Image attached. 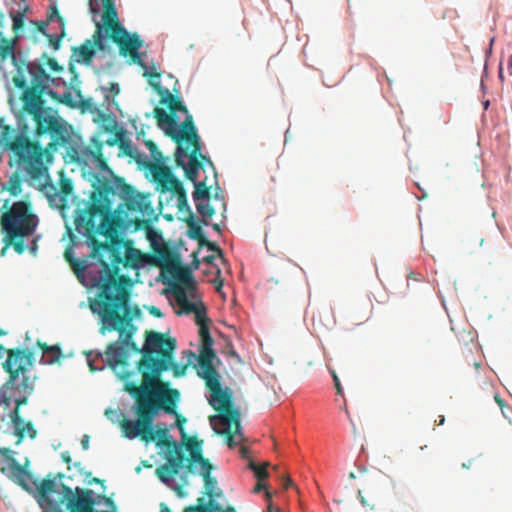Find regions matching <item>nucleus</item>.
Segmentation results:
<instances>
[{
    "label": "nucleus",
    "instance_id": "nucleus-13",
    "mask_svg": "<svg viewBox=\"0 0 512 512\" xmlns=\"http://www.w3.org/2000/svg\"><path fill=\"white\" fill-rule=\"evenodd\" d=\"M48 143L47 147L45 149V155L41 159L42 168L43 170L40 172V174L37 177H33L31 174H29L26 170L22 169L19 164H17V169L14 171L11 176L9 177L6 186L4 187L11 196H18L22 192V182L23 180H27L29 182H35L42 180L47 175V163L51 161V155L48 152V149H53L59 144H56L54 146H50V143ZM67 141L65 142V144ZM64 145V143L62 144Z\"/></svg>",
    "mask_w": 512,
    "mask_h": 512
},
{
    "label": "nucleus",
    "instance_id": "nucleus-15",
    "mask_svg": "<svg viewBox=\"0 0 512 512\" xmlns=\"http://www.w3.org/2000/svg\"><path fill=\"white\" fill-rule=\"evenodd\" d=\"M167 463L156 468L157 477L168 484L173 476L177 475L186 461L181 446L177 442H166Z\"/></svg>",
    "mask_w": 512,
    "mask_h": 512
},
{
    "label": "nucleus",
    "instance_id": "nucleus-21",
    "mask_svg": "<svg viewBox=\"0 0 512 512\" xmlns=\"http://www.w3.org/2000/svg\"><path fill=\"white\" fill-rule=\"evenodd\" d=\"M174 293L177 304L185 313H195V320L198 326L207 325V315L204 307L199 308L195 303L191 302L182 288L175 289Z\"/></svg>",
    "mask_w": 512,
    "mask_h": 512
},
{
    "label": "nucleus",
    "instance_id": "nucleus-3",
    "mask_svg": "<svg viewBox=\"0 0 512 512\" xmlns=\"http://www.w3.org/2000/svg\"><path fill=\"white\" fill-rule=\"evenodd\" d=\"M176 340L162 333L147 331L146 339L141 349L142 358L137 363V369L142 375V383H125L127 391L138 403L140 423L149 425L153 416L160 410L165 413H175L179 392L170 389L168 383L161 380L163 372L171 369L174 377L185 375L189 363L179 364L173 361Z\"/></svg>",
    "mask_w": 512,
    "mask_h": 512
},
{
    "label": "nucleus",
    "instance_id": "nucleus-50",
    "mask_svg": "<svg viewBox=\"0 0 512 512\" xmlns=\"http://www.w3.org/2000/svg\"><path fill=\"white\" fill-rule=\"evenodd\" d=\"M149 313L157 318H161L163 316V313L161 312V310L155 306H151L149 308Z\"/></svg>",
    "mask_w": 512,
    "mask_h": 512
},
{
    "label": "nucleus",
    "instance_id": "nucleus-22",
    "mask_svg": "<svg viewBox=\"0 0 512 512\" xmlns=\"http://www.w3.org/2000/svg\"><path fill=\"white\" fill-rule=\"evenodd\" d=\"M186 450L190 452V458L186 465V469L190 472L193 470V464L198 463L200 466L204 464V461H209L202 455V441L197 440L196 437H191L186 434L185 439H181Z\"/></svg>",
    "mask_w": 512,
    "mask_h": 512
},
{
    "label": "nucleus",
    "instance_id": "nucleus-48",
    "mask_svg": "<svg viewBox=\"0 0 512 512\" xmlns=\"http://www.w3.org/2000/svg\"><path fill=\"white\" fill-rule=\"evenodd\" d=\"M47 64L49 65V67H50V68H51V70H53V71L58 72V71H61V70H62V67H61V66L58 64V62H57L55 59H53V58H49V59H48Z\"/></svg>",
    "mask_w": 512,
    "mask_h": 512
},
{
    "label": "nucleus",
    "instance_id": "nucleus-36",
    "mask_svg": "<svg viewBox=\"0 0 512 512\" xmlns=\"http://www.w3.org/2000/svg\"><path fill=\"white\" fill-rule=\"evenodd\" d=\"M49 14H48V22L53 21L54 19H57L62 29H64L65 21L64 18L60 15L58 8L56 5H52L49 8Z\"/></svg>",
    "mask_w": 512,
    "mask_h": 512
},
{
    "label": "nucleus",
    "instance_id": "nucleus-4",
    "mask_svg": "<svg viewBox=\"0 0 512 512\" xmlns=\"http://www.w3.org/2000/svg\"><path fill=\"white\" fill-rule=\"evenodd\" d=\"M0 456L8 463V467H2L1 472L33 494L43 512H116L114 501L103 494L95 495L93 490L80 487L73 491L69 486L57 483V478H64L62 473L53 478L48 475L38 484L33 475L15 459L10 448L0 447Z\"/></svg>",
    "mask_w": 512,
    "mask_h": 512
},
{
    "label": "nucleus",
    "instance_id": "nucleus-19",
    "mask_svg": "<svg viewBox=\"0 0 512 512\" xmlns=\"http://www.w3.org/2000/svg\"><path fill=\"white\" fill-rule=\"evenodd\" d=\"M150 171L154 181L157 183L158 189L162 193L171 192L175 194L184 188L182 183L173 175L170 168L166 165L152 164Z\"/></svg>",
    "mask_w": 512,
    "mask_h": 512
},
{
    "label": "nucleus",
    "instance_id": "nucleus-32",
    "mask_svg": "<svg viewBox=\"0 0 512 512\" xmlns=\"http://www.w3.org/2000/svg\"><path fill=\"white\" fill-rule=\"evenodd\" d=\"M196 208L198 213L206 218H211L215 214V210L209 202H198Z\"/></svg>",
    "mask_w": 512,
    "mask_h": 512
},
{
    "label": "nucleus",
    "instance_id": "nucleus-5",
    "mask_svg": "<svg viewBox=\"0 0 512 512\" xmlns=\"http://www.w3.org/2000/svg\"><path fill=\"white\" fill-rule=\"evenodd\" d=\"M7 354L6 360L2 363L3 370L8 374L6 382L0 386V406L8 408L12 399L14 409L9 413L13 425L16 445H20L25 436L35 439L37 430L32 421H24L20 408L28 404L29 397L34 393L37 376L31 374L34 365V353L27 348L6 349L0 344V359Z\"/></svg>",
    "mask_w": 512,
    "mask_h": 512
},
{
    "label": "nucleus",
    "instance_id": "nucleus-57",
    "mask_svg": "<svg viewBox=\"0 0 512 512\" xmlns=\"http://www.w3.org/2000/svg\"><path fill=\"white\" fill-rule=\"evenodd\" d=\"M217 512H236V510L232 507H228L226 509H223L221 506H220V511H217Z\"/></svg>",
    "mask_w": 512,
    "mask_h": 512
},
{
    "label": "nucleus",
    "instance_id": "nucleus-33",
    "mask_svg": "<svg viewBox=\"0 0 512 512\" xmlns=\"http://www.w3.org/2000/svg\"><path fill=\"white\" fill-rule=\"evenodd\" d=\"M199 336L201 338L202 346H213V338L210 335L209 328L207 325H201L199 326Z\"/></svg>",
    "mask_w": 512,
    "mask_h": 512
},
{
    "label": "nucleus",
    "instance_id": "nucleus-35",
    "mask_svg": "<svg viewBox=\"0 0 512 512\" xmlns=\"http://www.w3.org/2000/svg\"><path fill=\"white\" fill-rule=\"evenodd\" d=\"M77 100H78V98H77V96L75 94V90H74L73 92H71V91L65 92L62 95L60 102L64 103L65 105H67L71 108H76V107H78Z\"/></svg>",
    "mask_w": 512,
    "mask_h": 512
},
{
    "label": "nucleus",
    "instance_id": "nucleus-12",
    "mask_svg": "<svg viewBox=\"0 0 512 512\" xmlns=\"http://www.w3.org/2000/svg\"><path fill=\"white\" fill-rule=\"evenodd\" d=\"M135 414L137 416V420L132 421L130 419H124L121 421V428L125 437L129 439L140 437L141 440L146 443L156 441V445L159 447H166V442H174L169 439L168 430L166 428L158 429L156 431L153 430V420L155 416L152 417L149 425L140 423L141 418L138 414V403H136Z\"/></svg>",
    "mask_w": 512,
    "mask_h": 512
},
{
    "label": "nucleus",
    "instance_id": "nucleus-47",
    "mask_svg": "<svg viewBox=\"0 0 512 512\" xmlns=\"http://www.w3.org/2000/svg\"><path fill=\"white\" fill-rule=\"evenodd\" d=\"M120 148L124 151V153L128 156H132V147H131V144L129 142H124L122 141L120 143Z\"/></svg>",
    "mask_w": 512,
    "mask_h": 512
},
{
    "label": "nucleus",
    "instance_id": "nucleus-53",
    "mask_svg": "<svg viewBox=\"0 0 512 512\" xmlns=\"http://www.w3.org/2000/svg\"><path fill=\"white\" fill-rule=\"evenodd\" d=\"M266 489H267V485L262 483V481H258V483L256 484V486L254 488V491L259 492L261 490H266Z\"/></svg>",
    "mask_w": 512,
    "mask_h": 512
},
{
    "label": "nucleus",
    "instance_id": "nucleus-28",
    "mask_svg": "<svg viewBox=\"0 0 512 512\" xmlns=\"http://www.w3.org/2000/svg\"><path fill=\"white\" fill-rule=\"evenodd\" d=\"M220 511V505L213 499H210L207 505L187 506L183 512H217Z\"/></svg>",
    "mask_w": 512,
    "mask_h": 512
},
{
    "label": "nucleus",
    "instance_id": "nucleus-9",
    "mask_svg": "<svg viewBox=\"0 0 512 512\" xmlns=\"http://www.w3.org/2000/svg\"><path fill=\"white\" fill-rule=\"evenodd\" d=\"M139 313H140L139 308H137V307L133 308L132 306H129V316L131 317V320H130L129 325L125 326L124 329H122V328L112 329L111 327L106 328V324L103 320V316L99 313H94L95 315H97L99 317V325H100L99 332L102 335H105L107 332H113V331H116L119 334L121 341H114V342L110 343L105 350V355H106L107 365L114 372H116L119 375V377L123 380H127L131 375V372L126 371V370H124L122 372H117V369L119 367L125 368L128 365V355H127L126 347H130L132 350L141 353V349L138 348L136 343L132 342V338L137 331V327L134 325L133 320Z\"/></svg>",
    "mask_w": 512,
    "mask_h": 512
},
{
    "label": "nucleus",
    "instance_id": "nucleus-62",
    "mask_svg": "<svg viewBox=\"0 0 512 512\" xmlns=\"http://www.w3.org/2000/svg\"><path fill=\"white\" fill-rule=\"evenodd\" d=\"M212 228H213L215 231L220 232V226H219V224H213V225H212Z\"/></svg>",
    "mask_w": 512,
    "mask_h": 512
},
{
    "label": "nucleus",
    "instance_id": "nucleus-25",
    "mask_svg": "<svg viewBox=\"0 0 512 512\" xmlns=\"http://www.w3.org/2000/svg\"><path fill=\"white\" fill-rule=\"evenodd\" d=\"M126 206L130 211L143 213L149 208L150 203L146 196L138 193L127 198Z\"/></svg>",
    "mask_w": 512,
    "mask_h": 512
},
{
    "label": "nucleus",
    "instance_id": "nucleus-56",
    "mask_svg": "<svg viewBox=\"0 0 512 512\" xmlns=\"http://www.w3.org/2000/svg\"><path fill=\"white\" fill-rule=\"evenodd\" d=\"M291 485H292L291 479L289 477H284L283 478V487L285 489H288Z\"/></svg>",
    "mask_w": 512,
    "mask_h": 512
},
{
    "label": "nucleus",
    "instance_id": "nucleus-14",
    "mask_svg": "<svg viewBox=\"0 0 512 512\" xmlns=\"http://www.w3.org/2000/svg\"><path fill=\"white\" fill-rule=\"evenodd\" d=\"M272 276L267 278L264 286L267 290H274L276 286L282 287L291 284L300 274L297 264L288 259H279L271 266Z\"/></svg>",
    "mask_w": 512,
    "mask_h": 512
},
{
    "label": "nucleus",
    "instance_id": "nucleus-27",
    "mask_svg": "<svg viewBox=\"0 0 512 512\" xmlns=\"http://www.w3.org/2000/svg\"><path fill=\"white\" fill-rule=\"evenodd\" d=\"M186 222L189 227L188 236L193 240H197L200 246H204L205 236L201 226L195 221L194 215L192 213H190V216Z\"/></svg>",
    "mask_w": 512,
    "mask_h": 512
},
{
    "label": "nucleus",
    "instance_id": "nucleus-6",
    "mask_svg": "<svg viewBox=\"0 0 512 512\" xmlns=\"http://www.w3.org/2000/svg\"><path fill=\"white\" fill-rule=\"evenodd\" d=\"M166 134L178 144L175 161L182 167L187 179L195 184L193 198L195 201L209 198L210 189L205 181H197L199 169H204L206 162L214 171L210 158L201 153V142L197 134L193 117L188 116L182 122V128L166 130Z\"/></svg>",
    "mask_w": 512,
    "mask_h": 512
},
{
    "label": "nucleus",
    "instance_id": "nucleus-54",
    "mask_svg": "<svg viewBox=\"0 0 512 512\" xmlns=\"http://www.w3.org/2000/svg\"><path fill=\"white\" fill-rule=\"evenodd\" d=\"M61 457L65 463L69 464L71 462V456L68 451L62 452Z\"/></svg>",
    "mask_w": 512,
    "mask_h": 512
},
{
    "label": "nucleus",
    "instance_id": "nucleus-42",
    "mask_svg": "<svg viewBox=\"0 0 512 512\" xmlns=\"http://www.w3.org/2000/svg\"><path fill=\"white\" fill-rule=\"evenodd\" d=\"M204 246H206L210 251L217 252L219 256H222V251L218 247V245L214 242L208 241L206 238L204 239Z\"/></svg>",
    "mask_w": 512,
    "mask_h": 512
},
{
    "label": "nucleus",
    "instance_id": "nucleus-55",
    "mask_svg": "<svg viewBox=\"0 0 512 512\" xmlns=\"http://www.w3.org/2000/svg\"><path fill=\"white\" fill-rule=\"evenodd\" d=\"M507 72L510 76H512V55H510L507 59Z\"/></svg>",
    "mask_w": 512,
    "mask_h": 512
},
{
    "label": "nucleus",
    "instance_id": "nucleus-24",
    "mask_svg": "<svg viewBox=\"0 0 512 512\" xmlns=\"http://www.w3.org/2000/svg\"><path fill=\"white\" fill-rule=\"evenodd\" d=\"M200 467H201V476L203 477V480H204L206 494L210 498H212L215 495H217L215 493V489H216V485H217V480H216V478L211 476V472L213 470V466L210 463V461H204V464L201 465Z\"/></svg>",
    "mask_w": 512,
    "mask_h": 512
},
{
    "label": "nucleus",
    "instance_id": "nucleus-30",
    "mask_svg": "<svg viewBox=\"0 0 512 512\" xmlns=\"http://www.w3.org/2000/svg\"><path fill=\"white\" fill-rule=\"evenodd\" d=\"M267 466L268 463H264L263 465H257L254 462H251L249 464V467L254 471L258 481H262L268 477L269 474L267 472Z\"/></svg>",
    "mask_w": 512,
    "mask_h": 512
},
{
    "label": "nucleus",
    "instance_id": "nucleus-44",
    "mask_svg": "<svg viewBox=\"0 0 512 512\" xmlns=\"http://www.w3.org/2000/svg\"><path fill=\"white\" fill-rule=\"evenodd\" d=\"M358 498H359V500H360V502H361L363 507H367L370 510H373L375 508V506L373 504H369L368 503L367 499L363 496L361 490H358Z\"/></svg>",
    "mask_w": 512,
    "mask_h": 512
},
{
    "label": "nucleus",
    "instance_id": "nucleus-64",
    "mask_svg": "<svg viewBox=\"0 0 512 512\" xmlns=\"http://www.w3.org/2000/svg\"><path fill=\"white\" fill-rule=\"evenodd\" d=\"M31 250H32V252H33V253H35V252H36V250H37V244H36V242H35V241L33 242V246H32V248H31Z\"/></svg>",
    "mask_w": 512,
    "mask_h": 512
},
{
    "label": "nucleus",
    "instance_id": "nucleus-41",
    "mask_svg": "<svg viewBox=\"0 0 512 512\" xmlns=\"http://www.w3.org/2000/svg\"><path fill=\"white\" fill-rule=\"evenodd\" d=\"M146 146L155 160L162 158V153L158 150L157 145L152 140L146 141Z\"/></svg>",
    "mask_w": 512,
    "mask_h": 512
},
{
    "label": "nucleus",
    "instance_id": "nucleus-1",
    "mask_svg": "<svg viewBox=\"0 0 512 512\" xmlns=\"http://www.w3.org/2000/svg\"><path fill=\"white\" fill-rule=\"evenodd\" d=\"M93 188L87 207L79 209L75 216L77 231L87 237L92 248L91 256L101 265L94 279L98 292L90 301V309L103 316L106 328L124 329L131 320L129 306L133 281L129 276L119 274L120 265L138 270L146 265L148 255L118 233L111 200L116 193L113 182L95 176Z\"/></svg>",
    "mask_w": 512,
    "mask_h": 512
},
{
    "label": "nucleus",
    "instance_id": "nucleus-31",
    "mask_svg": "<svg viewBox=\"0 0 512 512\" xmlns=\"http://www.w3.org/2000/svg\"><path fill=\"white\" fill-rule=\"evenodd\" d=\"M75 94L78 98V107H81L83 110L89 111H94L96 109L95 105L92 103V100L90 98L85 99L82 96L80 89H75Z\"/></svg>",
    "mask_w": 512,
    "mask_h": 512
},
{
    "label": "nucleus",
    "instance_id": "nucleus-43",
    "mask_svg": "<svg viewBox=\"0 0 512 512\" xmlns=\"http://www.w3.org/2000/svg\"><path fill=\"white\" fill-rule=\"evenodd\" d=\"M221 271L219 268H217V277L212 281L215 289L219 292L223 287V280L221 279Z\"/></svg>",
    "mask_w": 512,
    "mask_h": 512
},
{
    "label": "nucleus",
    "instance_id": "nucleus-45",
    "mask_svg": "<svg viewBox=\"0 0 512 512\" xmlns=\"http://www.w3.org/2000/svg\"><path fill=\"white\" fill-rule=\"evenodd\" d=\"M332 376H333V381H334V385H335L337 394L341 395L343 393V389H342L340 380H339L337 374L335 373V371H332Z\"/></svg>",
    "mask_w": 512,
    "mask_h": 512
},
{
    "label": "nucleus",
    "instance_id": "nucleus-29",
    "mask_svg": "<svg viewBox=\"0 0 512 512\" xmlns=\"http://www.w3.org/2000/svg\"><path fill=\"white\" fill-rule=\"evenodd\" d=\"M12 17V30L15 36L19 37V32L23 29L25 24V15L23 12L17 11L16 13L11 14Z\"/></svg>",
    "mask_w": 512,
    "mask_h": 512
},
{
    "label": "nucleus",
    "instance_id": "nucleus-59",
    "mask_svg": "<svg viewBox=\"0 0 512 512\" xmlns=\"http://www.w3.org/2000/svg\"><path fill=\"white\" fill-rule=\"evenodd\" d=\"M214 258H215V257H214L213 255L206 256V257L204 258V261H205V262H207V263H211V262H213Z\"/></svg>",
    "mask_w": 512,
    "mask_h": 512
},
{
    "label": "nucleus",
    "instance_id": "nucleus-11",
    "mask_svg": "<svg viewBox=\"0 0 512 512\" xmlns=\"http://www.w3.org/2000/svg\"><path fill=\"white\" fill-rule=\"evenodd\" d=\"M152 85L161 95L160 103L166 104L168 109L170 110V114H168L164 109L160 107L154 108L153 115L157 120V125L165 132L168 129H175L176 131L180 130L182 128V124L179 127H177L178 118L175 115V113L177 111H180L186 114L185 119L188 116L192 117V115L189 114L187 107L182 103V101L178 97L172 95L168 89H161L159 83H155Z\"/></svg>",
    "mask_w": 512,
    "mask_h": 512
},
{
    "label": "nucleus",
    "instance_id": "nucleus-8",
    "mask_svg": "<svg viewBox=\"0 0 512 512\" xmlns=\"http://www.w3.org/2000/svg\"><path fill=\"white\" fill-rule=\"evenodd\" d=\"M204 381L210 392L209 404L219 412L218 416H211L210 421L217 418L219 423L225 427L218 433L225 435L228 446L233 448L237 443L244 441L240 425V412L233 408L232 394L229 388H222L220 375Z\"/></svg>",
    "mask_w": 512,
    "mask_h": 512
},
{
    "label": "nucleus",
    "instance_id": "nucleus-51",
    "mask_svg": "<svg viewBox=\"0 0 512 512\" xmlns=\"http://www.w3.org/2000/svg\"><path fill=\"white\" fill-rule=\"evenodd\" d=\"M495 401L497 402V404L500 406L501 410H502V413L504 414V416L506 418H508V415L505 413V410L504 408H507V406L505 405L504 401L498 396L496 395L495 396Z\"/></svg>",
    "mask_w": 512,
    "mask_h": 512
},
{
    "label": "nucleus",
    "instance_id": "nucleus-7",
    "mask_svg": "<svg viewBox=\"0 0 512 512\" xmlns=\"http://www.w3.org/2000/svg\"><path fill=\"white\" fill-rule=\"evenodd\" d=\"M19 133L14 135V129L0 120V144L10 150L13 154V160L16 164L26 170L33 177H37L43 170L41 159L45 155V149L39 141L44 136H35V122L31 116L20 117V111L17 115Z\"/></svg>",
    "mask_w": 512,
    "mask_h": 512
},
{
    "label": "nucleus",
    "instance_id": "nucleus-61",
    "mask_svg": "<svg viewBox=\"0 0 512 512\" xmlns=\"http://www.w3.org/2000/svg\"><path fill=\"white\" fill-rule=\"evenodd\" d=\"M499 79L503 82L504 81V75H503V69L502 67L500 66L499 68Z\"/></svg>",
    "mask_w": 512,
    "mask_h": 512
},
{
    "label": "nucleus",
    "instance_id": "nucleus-46",
    "mask_svg": "<svg viewBox=\"0 0 512 512\" xmlns=\"http://www.w3.org/2000/svg\"><path fill=\"white\" fill-rule=\"evenodd\" d=\"M91 355H92V352H87L86 353L87 362H88V366L90 368V371L91 372H96L98 370H102L103 368H97V367L94 366V360L91 358Z\"/></svg>",
    "mask_w": 512,
    "mask_h": 512
},
{
    "label": "nucleus",
    "instance_id": "nucleus-34",
    "mask_svg": "<svg viewBox=\"0 0 512 512\" xmlns=\"http://www.w3.org/2000/svg\"><path fill=\"white\" fill-rule=\"evenodd\" d=\"M59 192L62 196L67 197L73 192V183L69 178H61L59 182Z\"/></svg>",
    "mask_w": 512,
    "mask_h": 512
},
{
    "label": "nucleus",
    "instance_id": "nucleus-37",
    "mask_svg": "<svg viewBox=\"0 0 512 512\" xmlns=\"http://www.w3.org/2000/svg\"><path fill=\"white\" fill-rule=\"evenodd\" d=\"M174 195L177 196L179 210H184V209L189 210V205H188L185 189L182 188L180 191H178Z\"/></svg>",
    "mask_w": 512,
    "mask_h": 512
},
{
    "label": "nucleus",
    "instance_id": "nucleus-17",
    "mask_svg": "<svg viewBox=\"0 0 512 512\" xmlns=\"http://www.w3.org/2000/svg\"><path fill=\"white\" fill-rule=\"evenodd\" d=\"M104 142L97 137L91 138L88 145L83 146L77 152V160L86 165L92 166L94 169L112 174L107 161L103 155Z\"/></svg>",
    "mask_w": 512,
    "mask_h": 512
},
{
    "label": "nucleus",
    "instance_id": "nucleus-10",
    "mask_svg": "<svg viewBox=\"0 0 512 512\" xmlns=\"http://www.w3.org/2000/svg\"><path fill=\"white\" fill-rule=\"evenodd\" d=\"M38 225V218L33 213L31 203L18 201L1 216L2 230L9 239L24 238L32 235Z\"/></svg>",
    "mask_w": 512,
    "mask_h": 512
},
{
    "label": "nucleus",
    "instance_id": "nucleus-20",
    "mask_svg": "<svg viewBox=\"0 0 512 512\" xmlns=\"http://www.w3.org/2000/svg\"><path fill=\"white\" fill-rule=\"evenodd\" d=\"M216 354L212 346L203 345L201 353L198 357V376L203 380L219 376L218 371L214 367L213 360Z\"/></svg>",
    "mask_w": 512,
    "mask_h": 512
},
{
    "label": "nucleus",
    "instance_id": "nucleus-40",
    "mask_svg": "<svg viewBox=\"0 0 512 512\" xmlns=\"http://www.w3.org/2000/svg\"><path fill=\"white\" fill-rule=\"evenodd\" d=\"M8 244H11L14 250L19 254H22L25 251L23 238H17L13 240L8 238Z\"/></svg>",
    "mask_w": 512,
    "mask_h": 512
},
{
    "label": "nucleus",
    "instance_id": "nucleus-49",
    "mask_svg": "<svg viewBox=\"0 0 512 512\" xmlns=\"http://www.w3.org/2000/svg\"><path fill=\"white\" fill-rule=\"evenodd\" d=\"M32 23L37 27V30L39 32H41L45 36L47 35V32H46L47 22L32 21Z\"/></svg>",
    "mask_w": 512,
    "mask_h": 512
},
{
    "label": "nucleus",
    "instance_id": "nucleus-2",
    "mask_svg": "<svg viewBox=\"0 0 512 512\" xmlns=\"http://www.w3.org/2000/svg\"><path fill=\"white\" fill-rule=\"evenodd\" d=\"M18 36L6 38L0 32V71L10 59L15 68L12 77L14 86L21 90L20 117L31 116L35 122V136L49 134L50 146L68 141L67 122L53 108L46 106L45 96L57 98V93L49 88L52 81L43 64L28 61L25 53L16 49Z\"/></svg>",
    "mask_w": 512,
    "mask_h": 512
},
{
    "label": "nucleus",
    "instance_id": "nucleus-58",
    "mask_svg": "<svg viewBox=\"0 0 512 512\" xmlns=\"http://www.w3.org/2000/svg\"><path fill=\"white\" fill-rule=\"evenodd\" d=\"M445 422V417L443 415L439 416V419L436 420L437 425H443Z\"/></svg>",
    "mask_w": 512,
    "mask_h": 512
},
{
    "label": "nucleus",
    "instance_id": "nucleus-16",
    "mask_svg": "<svg viewBox=\"0 0 512 512\" xmlns=\"http://www.w3.org/2000/svg\"><path fill=\"white\" fill-rule=\"evenodd\" d=\"M155 254L162 269L185 284L191 282L189 270L181 265L179 256L171 248L166 245L160 246L155 250Z\"/></svg>",
    "mask_w": 512,
    "mask_h": 512
},
{
    "label": "nucleus",
    "instance_id": "nucleus-52",
    "mask_svg": "<svg viewBox=\"0 0 512 512\" xmlns=\"http://www.w3.org/2000/svg\"><path fill=\"white\" fill-rule=\"evenodd\" d=\"M81 446L84 450L88 449L89 447V436L88 435H84L82 440H81Z\"/></svg>",
    "mask_w": 512,
    "mask_h": 512
},
{
    "label": "nucleus",
    "instance_id": "nucleus-23",
    "mask_svg": "<svg viewBox=\"0 0 512 512\" xmlns=\"http://www.w3.org/2000/svg\"><path fill=\"white\" fill-rule=\"evenodd\" d=\"M37 346L42 350L41 363L44 365H53L58 363L62 358V351L59 346H49L46 343L37 342Z\"/></svg>",
    "mask_w": 512,
    "mask_h": 512
},
{
    "label": "nucleus",
    "instance_id": "nucleus-60",
    "mask_svg": "<svg viewBox=\"0 0 512 512\" xmlns=\"http://www.w3.org/2000/svg\"><path fill=\"white\" fill-rule=\"evenodd\" d=\"M160 512H172L166 505L162 504Z\"/></svg>",
    "mask_w": 512,
    "mask_h": 512
},
{
    "label": "nucleus",
    "instance_id": "nucleus-38",
    "mask_svg": "<svg viewBox=\"0 0 512 512\" xmlns=\"http://www.w3.org/2000/svg\"><path fill=\"white\" fill-rule=\"evenodd\" d=\"M173 414L176 416L175 424H176V427L179 430V433L181 435V439H185L186 438V431H185L184 425H185L187 420H186V418L184 416H182L181 414H178L176 411Z\"/></svg>",
    "mask_w": 512,
    "mask_h": 512
},
{
    "label": "nucleus",
    "instance_id": "nucleus-26",
    "mask_svg": "<svg viewBox=\"0 0 512 512\" xmlns=\"http://www.w3.org/2000/svg\"><path fill=\"white\" fill-rule=\"evenodd\" d=\"M65 260L70 264L73 272L80 277L84 274L87 269V263L84 260H79L74 257V253L72 249H66L64 252Z\"/></svg>",
    "mask_w": 512,
    "mask_h": 512
},
{
    "label": "nucleus",
    "instance_id": "nucleus-39",
    "mask_svg": "<svg viewBox=\"0 0 512 512\" xmlns=\"http://www.w3.org/2000/svg\"><path fill=\"white\" fill-rule=\"evenodd\" d=\"M65 31L62 29L60 35L47 34V38L49 40V44L53 47L54 50H58L61 44L62 37L64 36Z\"/></svg>",
    "mask_w": 512,
    "mask_h": 512
},
{
    "label": "nucleus",
    "instance_id": "nucleus-63",
    "mask_svg": "<svg viewBox=\"0 0 512 512\" xmlns=\"http://www.w3.org/2000/svg\"><path fill=\"white\" fill-rule=\"evenodd\" d=\"M268 510H269V512H278V510H277V509H274V508H273V506H272L271 504H269V506H268Z\"/></svg>",
    "mask_w": 512,
    "mask_h": 512
},
{
    "label": "nucleus",
    "instance_id": "nucleus-18",
    "mask_svg": "<svg viewBox=\"0 0 512 512\" xmlns=\"http://www.w3.org/2000/svg\"><path fill=\"white\" fill-rule=\"evenodd\" d=\"M104 25L97 23L96 30L92 35V39H87L79 47L73 48L74 56L77 62L90 63L95 55L96 50L104 51L106 44L103 36Z\"/></svg>",
    "mask_w": 512,
    "mask_h": 512
}]
</instances>
